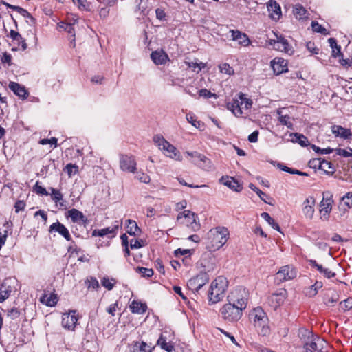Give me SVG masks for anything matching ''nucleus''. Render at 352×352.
I'll return each instance as SVG.
<instances>
[{"mask_svg": "<svg viewBox=\"0 0 352 352\" xmlns=\"http://www.w3.org/2000/svg\"><path fill=\"white\" fill-rule=\"evenodd\" d=\"M228 303L220 309L222 318L227 322H236L243 314V310L247 307L248 299L245 289L236 288L227 297Z\"/></svg>", "mask_w": 352, "mask_h": 352, "instance_id": "f257e3e1", "label": "nucleus"}, {"mask_svg": "<svg viewBox=\"0 0 352 352\" xmlns=\"http://www.w3.org/2000/svg\"><path fill=\"white\" fill-rule=\"evenodd\" d=\"M228 286L227 278L223 276H218L211 283L208 293V299L212 304H215L223 299Z\"/></svg>", "mask_w": 352, "mask_h": 352, "instance_id": "f03ea898", "label": "nucleus"}, {"mask_svg": "<svg viewBox=\"0 0 352 352\" xmlns=\"http://www.w3.org/2000/svg\"><path fill=\"white\" fill-rule=\"evenodd\" d=\"M229 231L225 227H216L208 233V243L214 250H219L228 241Z\"/></svg>", "mask_w": 352, "mask_h": 352, "instance_id": "7ed1b4c3", "label": "nucleus"}, {"mask_svg": "<svg viewBox=\"0 0 352 352\" xmlns=\"http://www.w3.org/2000/svg\"><path fill=\"white\" fill-rule=\"evenodd\" d=\"M153 142L160 150L164 151L165 155L168 157L175 160H182L180 152L176 148L175 146L166 140L162 135H155L153 137Z\"/></svg>", "mask_w": 352, "mask_h": 352, "instance_id": "20e7f679", "label": "nucleus"}, {"mask_svg": "<svg viewBox=\"0 0 352 352\" xmlns=\"http://www.w3.org/2000/svg\"><path fill=\"white\" fill-rule=\"evenodd\" d=\"M197 216L190 210H184L178 214L177 221L181 224H184L190 228L193 231H197L200 228V224L197 221Z\"/></svg>", "mask_w": 352, "mask_h": 352, "instance_id": "39448f33", "label": "nucleus"}, {"mask_svg": "<svg viewBox=\"0 0 352 352\" xmlns=\"http://www.w3.org/2000/svg\"><path fill=\"white\" fill-rule=\"evenodd\" d=\"M120 168L122 171L135 173L137 170V162L132 155L120 154L119 156Z\"/></svg>", "mask_w": 352, "mask_h": 352, "instance_id": "423d86ee", "label": "nucleus"}, {"mask_svg": "<svg viewBox=\"0 0 352 352\" xmlns=\"http://www.w3.org/2000/svg\"><path fill=\"white\" fill-rule=\"evenodd\" d=\"M331 195L329 193H323V199L320 204V219L323 221H327L329 217V213L332 210V204L333 202Z\"/></svg>", "mask_w": 352, "mask_h": 352, "instance_id": "0eeeda50", "label": "nucleus"}, {"mask_svg": "<svg viewBox=\"0 0 352 352\" xmlns=\"http://www.w3.org/2000/svg\"><path fill=\"white\" fill-rule=\"evenodd\" d=\"M296 276V272L289 265L282 267L276 273V280L278 284L292 280Z\"/></svg>", "mask_w": 352, "mask_h": 352, "instance_id": "6e6552de", "label": "nucleus"}, {"mask_svg": "<svg viewBox=\"0 0 352 352\" xmlns=\"http://www.w3.org/2000/svg\"><path fill=\"white\" fill-rule=\"evenodd\" d=\"M78 320L76 311H69V313L63 314L62 316V325L68 330H74Z\"/></svg>", "mask_w": 352, "mask_h": 352, "instance_id": "1a4fd4ad", "label": "nucleus"}, {"mask_svg": "<svg viewBox=\"0 0 352 352\" xmlns=\"http://www.w3.org/2000/svg\"><path fill=\"white\" fill-rule=\"evenodd\" d=\"M208 276L206 273H200L195 277L190 279L188 283V285L192 289L198 292L204 285L208 282Z\"/></svg>", "mask_w": 352, "mask_h": 352, "instance_id": "9d476101", "label": "nucleus"}, {"mask_svg": "<svg viewBox=\"0 0 352 352\" xmlns=\"http://www.w3.org/2000/svg\"><path fill=\"white\" fill-rule=\"evenodd\" d=\"M324 345H327L324 340L314 336L309 342L305 343L304 348L305 352H322Z\"/></svg>", "mask_w": 352, "mask_h": 352, "instance_id": "9b49d317", "label": "nucleus"}, {"mask_svg": "<svg viewBox=\"0 0 352 352\" xmlns=\"http://www.w3.org/2000/svg\"><path fill=\"white\" fill-rule=\"evenodd\" d=\"M270 43L278 51L284 52L285 53L292 52V47L287 40L281 36L279 37L277 36V40H271Z\"/></svg>", "mask_w": 352, "mask_h": 352, "instance_id": "f8f14e48", "label": "nucleus"}, {"mask_svg": "<svg viewBox=\"0 0 352 352\" xmlns=\"http://www.w3.org/2000/svg\"><path fill=\"white\" fill-rule=\"evenodd\" d=\"M121 227V223L116 221L112 227H107L100 230H94L92 232L93 236H104L108 234H112L114 236L118 229Z\"/></svg>", "mask_w": 352, "mask_h": 352, "instance_id": "ddd939ff", "label": "nucleus"}, {"mask_svg": "<svg viewBox=\"0 0 352 352\" xmlns=\"http://www.w3.org/2000/svg\"><path fill=\"white\" fill-rule=\"evenodd\" d=\"M230 33L231 34L232 40L237 41L239 45L247 47L251 44V41L245 33L238 30H230Z\"/></svg>", "mask_w": 352, "mask_h": 352, "instance_id": "4468645a", "label": "nucleus"}, {"mask_svg": "<svg viewBox=\"0 0 352 352\" xmlns=\"http://www.w3.org/2000/svg\"><path fill=\"white\" fill-rule=\"evenodd\" d=\"M267 8L269 16L274 20H278L281 15V8L280 5L274 0H270L267 3Z\"/></svg>", "mask_w": 352, "mask_h": 352, "instance_id": "2eb2a0df", "label": "nucleus"}, {"mask_svg": "<svg viewBox=\"0 0 352 352\" xmlns=\"http://www.w3.org/2000/svg\"><path fill=\"white\" fill-rule=\"evenodd\" d=\"M9 89L14 92L21 100L26 99L29 96V92L25 87L16 82H10L8 85Z\"/></svg>", "mask_w": 352, "mask_h": 352, "instance_id": "dca6fc26", "label": "nucleus"}, {"mask_svg": "<svg viewBox=\"0 0 352 352\" xmlns=\"http://www.w3.org/2000/svg\"><path fill=\"white\" fill-rule=\"evenodd\" d=\"M316 200L314 197H307L303 202L302 212L305 217L311 219L314 214V206Z\"/></svg>", "mask_w": 352, "mask_h": 352, "instance_id": "f3484780", "label": "nucleus"}, {"mask_svg": "<svg viewBox=\"0 0 352 352\" xmlns=\"http://www.w3.org/2000/svg\"><path fill=\"white\" fill-rule=\"evenodd\" d=\"M271 66L276 75L286 72L288 70L287 61L280 57H276L272 60L271 61Z\"/></svg>", "mask_w": 352, "mask_h": 352, "instance_id": "a211bd4d", "label": "nucleus"}, {"mask_svg": "<svg viewBox=\"0 0 352 352\" xmlns=\"http://www.w3.org/2000/svg\"><path fill=\"white\" fill-rule=\"evenodd\" d=\"M250 316L253 319L254 326L268 321L266 313L260 307L254 308L250 313Z\"/></svg>", "mask_w": 352, "mask_h": 352, "instance_id": "6ab92c4d", "label": "nucleus"}, {"mask_svg": "<svg viewBox=\"0 0 352 352\" xmlns=\"http://www.w3.org/2000/svg\"><path fill=\"white\" fill-rule=\"evenodd\" d=\"M56 232L63 236L67 241H72V237L68 229L62 223L57 221L52 223L50 227V232Z\"/></svg>", "mask_w": 352, "mask_h": 352, "instance_id": "aec40b11", "label": "nucleus"}, {"mask_svg": "<svg viewBox=\"0 0 352 352\" xmlns=\"http://www.w3.org/2000/svg\"><path fill=\"white\" fill-rule=\"evenodd\" d=\"M68 217H70L73 222L78 223L86 226L88 223L87 218L77 209L73 208L67 212Z\"/></svg>", "mask_w": 352, "mask_h": 352, "instance_id": "412c9836", "label": "nucleus"}, {"mask_svg": "<svg viewBox=\"0 0 352 352\" xmlns=\"http://www.w3.org/2000/svg\"><path fill=\"white\" fill-rule=\"evenodd\" d=\"M10 280H5L0 286V303L8 299L13 291V287L9 284Z\"/></svg>", "mask_w": 352, "mask_h": 352, "instance_id": "4be33fe9", "label": "nucleus"}, {"mask_svg": "<svg viewBox=\"0 0 352 352\" xmlns=\"http://www.w3.org/2000/svg\"><path fill=\"white\" fill-rule=\"evenodd\" d=\"M331 132L336 137L343 139H348L351 137L352 133L350 129H345L339 125H333L331 126Z\"/></svg>", "mask_w": 352, "mask_h": 352, "instance_id": "5701e85b", "label": "nucleus"}, {"mask_svg": "<svg viewBox=\"0 0 352 352\" xmlns=\"http://www.w3.org/2000/svg\"><path fill=\"white\" fill-rule=\"evenodd\" d=\"M8 36L10 37L16 44H17L18 47L21 46V49L24 51L27 49L28 45L25 42V40L22 37V36L16 31L11 30L10 32V34Z\"/></svg>", "mask_w": 352, "mask_h": 352, "instance_id": "b1692460", "label": "nucleus"}, {"mask_svg": "<svg viewBox=\"0 0 352 352\" xmlns=\"http://www.w3.org/2000/svg\"><path fill=\"white\" fill-rule=\"evenodd\" d=\"M151 58L156 65L165 64L168 60V56L163 51H155L151 54Z\"/></svg>", "mask_w": 352, "mask_h": 352, "instance_id": "393cba45", "label": "nucleus"}, {"mask_svg": "<svg viewBox=\"0 0 352 352\" xmlns=\"http://www.w3.org/2000/svg\"><path fill=\"white\" fill-rule=\"evenodd\" d=\"M227 107L229 110H230L233 113V114L235 116H237V117L241 116L243 113V107H242V105H241L239 98L233 99L232 100V102L228 103Z\"/></svg>", "mask_w": 352, "mask_h": 352, "instance_id": "a878e982", "label": "nucleus"}, {"mask_svg": "<svg viewBox=\"0 0 352 352\" xmlns=\"http://www.w3.org/2000/svg\"><path fill=\"white\" fill-rule=\"evenodd\" d=\"M309 263L311 267H316L320 274L327 278H331L336 276L335 272L329 268L324 267L322 265H319L315 260H310Z\"/></svg>", "mask_w": 352, "mask_h": 352, "instance_id": "bb28decb", "label": "nucleus"}, {"mask_svg": "<svg viewBox=\"0 0 352 352\" xmlns=\"http://www.w3.org/2000/svg\"><path fill=\"white\" fill-rule=\"evenodd\" d=\"M285 299V291L281 292L278 294H272L269 300L274 308H276L280 306Z\"/></svg>", "mask_w": 352, "mask_h": 352, "instance_id": "cd10ccee", "label": "nucleus"}, {"mask_svg": "<svg viewBox=\"0 0 352 352\" xmlns=\"http://www.w3.org/2000/svg\"><path fill=\"white\" fill-rule=\"evenodd\" d=\"M221 182H222L225 186H227L230 189L234 191L239 192L242 189V187L239 184V182L236 180H235L233 177H222L221 179Z\"/></svg>", "mask_w": 352, "mask_h": 352, "instance_id": "c85d7f7f", "label": "nucleus"}, {"mask_svg": "<svg viewBox=\"0 0 352 352\" xmlns=\"http://www.w3.org/2000/svg\"><path fill=\"white\" fill-rule=\"evenodd\" d=\"M131 352H152V349L145 342H134L131 344Z\"/></svg>", "mask_w": 352, "mask_h": 352, "instance_id": "c756f323", "label": "nucleus"}, {"mask_svg": "<svg viewBox=\"0 0 352 352\" xmlns=\"http://www.w3.org/2000/svg\"><path fill=\"white\" fill-rule=\"evenodd\" d=\"M314 162L318 163V168L324 170L326 173H333L335 168L332 163L329 161L321 159H315Z\"/></svg>", "mask_w": 352, "mask_h": 352, "instance_id": "7c9ffc66", "label": "nucleus"}, {"mask_svg": "<svg viewBox=\"0 0 352 352\" xmlns=\"http://www.w3.org/2000/svg\"><path fill=\"white\" fill-rule=\"evenodd\" d=\"M51 190L50 196L52 199L60 206V207H65V202L63 201V195L59 190L54 188H50Z\"/></svg>", "mask_w": 352, "mask_h": 352, "instance_id": "2f4dec72", "label": "nucleus"}, {"mask_svg": "<svg viewBox=\"0 0 352 352\" xmlns=\"http://www.w3.org/2000/svg\"><path fill=\"white\" fill-rule=\"evenodd\" d=\"M127 233L131 236H139L141 233L140 228L138 226L137 223L131 219H128L126 221Z\"/></svg>", "mask_w": 352, "mask_h": 352, "instance_id": "473e14b6", "label": "nucleus"}, {"mask_svg": "<svg viewBox=\"0 0 352 352\" xmlns=\"http://www.w3.org/2000/svg\"><path fill=\"white\" fill-rule=\"evenodd\" d=\"M146 304L136 300H133L130 305V309L134 314H142L146 312Z\"/></svg>", "mask_w": 352, "mask_h": 352, "instance_id": "72a5a7b5", "label": "nucleus"}, {"mask_svg": "<svg viewBox=\"0 0 352 352\" xmlns=\"http://www.w3.org/2000/svg\"><path fill=\"white\" fill-rule=\"evenodd\" d=\"M298 336L303 344V346H305V343L309 342L314 337L312 332L305 328H300L298 330Z\"/></svg>", "mask_w": 352, "mask_h": 352, "instance_id": "f704fd0d", "label": "nucleus"}, {"mask_svg": "<svg viewBox=\"0 0 352 352\" xmlns=\"http://www.w3.org/2000/svg\"><path fill=\"white\" fill-rule=\"evenodd\" d=\"M58 28L59 29V30H64L67 32L72 38V40H75V32L73 24L61 21L58 23Z\"/></svg>", "mask_w": 352, "mask_h": 352, "instance_id": "c9c22d12", "label": "nucleus"}, {"mask_svg": "<svg viewBox=\"0 0 352 352\" xmlns=\"http://www.w3.org/2000/svg\"><path fill=\"white\" fill-rule=\"evenodd\" d=\"M157 344L167 352H173L174 350L173 344L171 342H168L166 338L164 337L162 335H161L157 340Z\"/></svg>", "mask_w": 352, "mask_h": 352, "instance_id": "e433bc0d", "label": "nucleus"}, {"mask_svg": "<svg viewBox=\"0 0 352 352\" xmlns=\"http://www.w3.org/2000/svg\"><path fill=\"white\" fill-rule=\"evenodd\" d=\"M293 13L296 19L300 20L307 17V10L300 4H296L293 8Z\"/></svg>", "mask_w": 352, "mask_h": 352, "instance_id": "4c0bfd02", "label": "nucleus"}, {"mask_svg": "<svg viewBox=\"0 0 352 352\" xmlns=\"http://www.w3.org/2000/svg\"><path fill=\"white\" fill-rule=\"evenodd\" d=\"M41 302L45 303L47 306L53 307L56 305L58 298L55 294H51L50 296L44 294L41 298Z\"/></svg>", "mask_w": 352, "mask_h": 352, "instance_id": "58836bf2", "label": "nucleus"}, {"mask_svg": "<svg viewBox=\"0 0 352 352\" xmlns=\"http://www.w3.org/2000/svg\"><path fill=\"white\" fill-rule=\"evenodd\" d=\"M254 327L260 336H268L270 334L271 330L267 322L261 324L258 323L257 325L254 326Z\"/></svg>", "mask_w": 352, "mask_h": 352, "instance_id": "ea45409f", "label": "nucleus"}, {"mask_svg": "<svg viewBox=\"0 0 352 352\" xmlns=\"http://www.w3.org/2000/svg\"><path fill=\"white\" fill-rule=\"evenodd\" d=\"M254 327L260 336H268L270 334L271 330L267 322L261 324L258 323L257 325L254 326Z\"/></svg>", "mask_w": 352, "mask_h": 352, "instance_id": "a19ab883", "label": "nucleus"}, {"mask_svg": "<svg viewBox=\"0 0 352 352\" xmlns=\"http://www.w3.org/2000/svg\"><path fill=\"white\" fill-rule=\"evenodd\" d=\"M277 114L279 115L278 120L283 125H285L289 129L292 128L293 124L290 121L291 118L289 116L282 115V111L280 109L277 111Z\"/></svg>", "mask_w": 352, "mask_h": 352, "instance_id": "79ce46f5", "label": "nucleus"}, {"mask_svg": "<svg viewBox=\"0 0 352 352\" xmlns=\"http://www.w3.org/2000/svg\"><path fill=\"white\" fill-rule=\"evenodd\" d=\"M116 283L117 280L115 278H109L108 276H104L101 280L102 285L108 290H111Z\"/></svg>", "mask_w": 352, "mask_h": 352, "instance_id": "37998d69", "label": "nucleus"}, {"mask_svg": "<svg viewBox=\"0 0 352 352\" xmlns=\"http://www.w3.org/2000/svg\"><path fill=\"white\" fill-rule=\"evenodd\" d=\"M261 217L265 219L274 230L280 231V228L278 224L275 222L267 212H263L261 214Z\"/></svg>", "mask_w": 352, "mask_h": 352, "instance_id": "c03bdc74", "label": "nucleus"}, {"mask_svg": "<svg viewBox=\"0 0 352 352\" xmlns=\"http://www.w3.org/2000/svg\"><path fill=\"white\" fill-rule=\"evenodd\" d=\"M239 98L240 100V104L245 109H249L252 106V101L251 99L247 98L245 95L243 93L239 94Z\"/></svg>", "mask_w": 352, "mask_h": 352, "instance_id": "a18cd8bd", "label": "nucleus"}, {"mask_svg": "<svg viewBox=\"0 0 352 352\" xmlns=\"http://www.w3.org/2000/svg\"><path fill=\"white\" fill-rule=\"evenodd\" d=\"M199 161L203 163V164L200 166L204 170L210 171L214 169V166L211 160L208 159L206 156L203 155Z\"/></svg>", "mask_w": 352, "mask_h": 352, "instance_id": "49530a36", "label": "nucleus"}, {"mask_svg": "<svg viewBox=\"0 0 352 352\" xmlns=\"http://www.w3.org/2000/svg\"><path fill=\"white\" fill-rule=\"evenodd\" d=\"M311 27L313 31L315 32L320 33L323 35L329 34V31L316 21L311 22Z\"/></svg>", "mask_w": 352, "mask_h": 352, "instance_id": "de8ad7c7", "label": "nucleus"}, {"mask_svg": "<svg viewBox=\"0 0 352 352\" xmlns=\"http://www.w3.org/2000/svg\"><path fill=\"white\" fill-rule=\"evenodd\" d=\"M295 140L294 142H298L300 146L305 147L309 144L308 139L303 135L299 133H294Z\"/></svg>", "mask_w": 352, "mask_h": 352, "instance_id": "09e8293b", "label": "nucleus"}, {"mask_svg": "<svg viewBox=\"0 0 352 352\" xmlns=\"http://www.w3.org/2000/svg\"><path fill=\"white\" fill-rule=\"evenodd\" d=\"M219 70L221 73L232 75L234 74V69L228 63H223L219 65Z\"/></svg>", "mask_w": 352, "mask_h": 352, "instance_id": "8fccbe9b", "label": "nucleus"}, {"mask_svg": "<svg viewBox=\"0 0 352 352\" xmlns=\"http://www.w3.org/2000/svg\"><path fill=\"white\" fill-rule=\"evenodd\" d=\"M136 271L142 274L143 277H151L153 275V270L151 268L138 267Z\"/></svg>", "mask_w": 352, "mask_h": 352, "instance_id": "3c124183", "label": "nucleus"}, {"mask_svg": "<svg viewBox=\"0 0 352 352\" xmlns=\"http://www.w3.org/2000/svg\"><path fill=\"white\" fill-rule=\"evenodd\" d=\"M135 178L144 184H148L151 181L150 177L142 171L136 172Z\"/></svg>", "mask_w": 352, "mask_h": 352, "instance_id": "603ef678", "label": "nucleus"}, {"mask_svg": "<svg viewBox=\"0 0 352 352\" xmlns=\"http://www.w3.org/2000/svg\"><path fill=\"white\" fill-rule=\"evenodd\" d=\"M334 151L338 155L342 156L344 157H349L352 156V148H347V149L336 148Z\"/></svg>", "mask_w": 352, "mask_h": 352, "instance_id": "864d4df0", "label": "nucleus"}, {"mask_svg": "<svg viewBox=\"0 0 352 352\" xmlns=\"http://www.w3.org/2000/svg\"><path fill=\"white\" fill-rule=\"evenodd\" d=\"M33 190L36 194L40 195L47 196L50 195L49 192L46 190V189L39 184L38 182H36V183L34 186Z\"/></svg>", "mask_w": 352, "mask_h": 352, "instance_id": "5fc2aeb1", "label": "nucleus"}, {"mask_svg": "<svg viewBox=\"0 0 352 352\" xmlns=\"http://www.w3.org/2000/svg\"><path fill=\"white\" fill-rule=\"evenodd\" d=\"M340 308L343 311L352 309V298H348L340 302Z\"/></svg>", "mask_w": 352, "mask_h": 352, "instance_id": "6e6d98bb", "label": "nucleus"}, {"mask_svg": "<svg viewBox=\"0 0 352 352\" xmlns=\"http://www.w3.org/2000/svg\"><path fill=\"white\" fill-rule=\"evenodd\" d=\"M78 166L72 164H68L65 166V170L67 171L69 177H72L74 175H75L78 172Z\"/></svg>", "mask_w": 352, "mask_h": 352, "instance_id": "4d7b16f0", "label": "nucleus"}, {"mask_svg": "<svg viewBox=\"0 0 352 352\" xmlns=\"http://www.w3.org/2000/svg\"><path fill=\"white\" fill-rule=\"evenodd\" d=\"M12 56L8 52H3L1 57V61L3 64H7L8 65H12Z\"/></svg>", "mask_w": 352, "mask_h": 352, "instance_id": "13d9d810", "label": "nucleus"}, {"mask_svg": "<svg viewBox=\"0 0 352 352\" xmlns=\"http://www.w3.org/2000/svg\"><path fill=\"white\" fill-rule=\"evenodd\" d=\"M86 283L88 288L98 289L100 287L99 283L95 277L91 276L87 278Z\"/></svg>", "mask_w": 352, "mask_h": 352, "instance_id": "bf43d9fd", "label": "nucleus"}, {"mask_svg": "<svg viewBox=\"0 0 352 352\" xmlns=\"http://www.w3.org/2000/svg\"><path fill=\"white\" fill-rule=\"evenodd\" d=\"M311 148H312V149L315 152H316L318 153H320V154H322V155H323V154H330V153H331L334 151V149L331 148H327L322 149L320 147H318V146H316L314 144H313L311 146Z\"/></svg>", "mask_w": 352, "mask_h": 352, "instance_id": "052dcab7", "label": "nucleus"}, {"mask_svg": "<svg viewBox=\"0 0 352 352\" xmlns=\"http://www.w3.org/2000/svg\"><path fill=\"white\" fill-rule=\"evenodd\" d=\"M81 249L77 246L74 241H72L67 248V252L68 253H70L71 255L74 254L78 255Z\"/></svg>", "mask_w": 352, "mask_h": 352, "instance_id": "680f3d73", "label": "nucleus"}, {"mask_svg": "<svg viewBox=\"0 0 352 352\" xmlns=\"http://www.w3.org/2000/svg\"><path fill=\"white\" fill-rule=\"evenodd\" d=\"M7 316L11 320H15L20 316V311L17 308H12L8 311Z\"/></svg>", "mask_w": 352, "mask_h": 352, "instance_id": "e2e57ef3", "label": "nucleus"}, {"mask_svg": "<svg viewBox=\"0 0 352 352\" xmlns=\"http://www.w3.org/2000/svg\"><path fill=\"white\" fill-rule=\"evenodd\" d=\"M39 144L42 145H45L50 144L51 145H54V147L57 146V138H52L50 139H42L39 141Z\"/></svg>", "mask_w": 352, "mask_h": 352, "instance_id": "0e129e2a", "label": "nucleus"}, {"mask_svg": "<svg viewBox=\"0 0 352 352\" xmlns=\"http://www.w3.org/2000/svg\"><path fill=\"white\" fill-rule=\"evenodd\" d=\"M342 201L344 205H346L348 208L352 206V192H347L346 195L342 197Z\"/></svg>", "mask_w": 352, "mask_h": 352, "instance_id": "69168bd1", "label": "nucleus"}, {"mask_svg": "<svg viewBox=\"0 0 352 352\" xmlns=\"http://www.w3.org/2000/svg\"><path fill=\"white\" fill-rule=\"evenodd\" d=\"M143 246V241L133 239L130 241V247L132 249L140 248Z\"/></svg>", "mask_w": 352, "mask_h": 352, "instance_id": "338daca9", "label": "nucleus"}, {"mask_svg": "<svg viewBox=\"0 0 352 352\" xmlns=\"http://www.w3.org/2000/svg\"><path fill=\"white\" fill-rule=\"evenodd\" d=\"M25 208V203L24 201L19 200L14 204V209L16 213L23 211Z\"/></svg>", "mask_w": 352, "mask_h": 352, "instance_id": "774afa93", "label": "nucleus"}]
</instances>
